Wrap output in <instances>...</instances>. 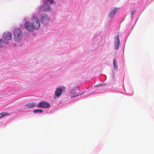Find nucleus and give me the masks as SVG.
I'll use <instances>...</instances> for the list:
<instances>
[{
  "label": "nucleus",
  "instance_id": "4",
  "mask_svg": "<svg viewBox=\"0 0 154 154\" xmlns=\"http://www.w3.org/2000/svg\"><path fill=\"white\" fill-rule=\"evenodd\" d=\"M24 26L25 29L29 31L32 32L35 29L32 23L29 22H26L25 23Z\"/></svg>",
  "mask_w": 154,
  "mask_h": 154
},
{
  "label": "nucleus",
  "instance_id": "9",
  "mask_svg": "<svg viewBox=\"0 0 154 154\" xmlns=\"http://www.w3.org/2000/svg\"><path fill=\"white\" fill-rule=\"evenodd\" d=\"M3 38L6 40H11L12 38V34L10 32H6L4 33Z\"/></svg>",
  "mask_w": 154,
  "mask_h": 154
},
{
  "label": "nucleus",
  "instance_id": "3",
  "mask_svg": "<svg viewBox=\"0 0 154 154\" xmlns=\"http://www.w3.org/2000/svg\"><path fill=\"white\" fill-rule=\"evenodd\" d=\"M50 106L49 103L44 100L39 102L36 105V107H37L44 109L48 108Z\"/></svg>",
  "mask_w": 154,
  "mask_h": 154
},
{
  "label": "nucleus",
  "instance_id": "10",
  "mask_svg": "<svg viewBox=\"0 0 154 154\" xmlns=\"http://www.w3.org/2000/svg\"><path fill=\"white\" fill-rule=\"evenodd\" d=\"M117 11V10L116 8H113L111 10L110 12H109L108 15V17L110 18H112L113 16L115 15Z\"/></svg>",
  "mask_w": 154,
  "mask_h": 154
},
{
  "label": "nucleus",
  "instance_id": "1",
  "mask_svg": "<svg viewBox=\"0 0 154 154\" xmlns=\"http://www.w3.org/2000/svg\"><path fill=\"white\" fill-rule=\"evenodd\" d=\"M14 38L16 41L20 39L22 37V31L19 28L15 29L14 32Z\"/></svg>",
  "mask_w": 154,
  "mask_h": 154
},
{
  "label": "nucleus",
  "instance_id": "16",
  "mask_svg": "<svg viewBox=\"0 0 154 154\" xmlns=\"http://www.w3.org/2000/svg\"><path fill=\"white\" fill-rule=\"evenodd\" d=\"M5 44V42H4L3 40L2 39H0V48L2 47V45Z\"/></svg>",
  "mask_w": 154,
  "mask_h": 154
},
{
  "label": "nucleus",
  "instance_id": "14",
  "mask_svg": "<svg viewBox=\"0 0 154 154\" xmlns=\"http://www.w3.org/2000/svg\"><path fill=\"white\" fill-rule=\"evenodd\" d=\"M9 115V114L6 112H3L0 113V118L2 117L7 115Z\"/></svg>",
  "mask_w": 154,
  "mask_h": 154
},
{
  "label": "nucleus",
  "instance_id": "18",
  "mask_svg": "<svg viewBox=\"0 0 154 154\" xmlns=\"http://www.w3.org/2000/svg\"><path fill=\"white\" fill-rule=\"evenodd\" d=\"M47 1L49 2L51 4H52L54 3V0H47Z\"/></svg>",
  "mask_w": 154,
  "mask_h": 154
},
{
  "label": "nucleus",
  "instance_id": "5",
  "mask_svg": "<svg viewBox=\"0 0 154 154\" xmlns=\"http://www.w3.org/2000/svg\"><path fill=\"white\" fill-rule=\"evenodd\" d=\"M114 43L115 48L116 50L118 49L119 47L120 44L119 39V35L118 34H116L115 36Z\"/></svg>",
  "mask_w": 154,
  "mask_h": 154
},
{
  "label": "nucleus",
  "instance_id": "8",
  "mask_svg": "<svg viewBox=\"0 0 154 154\" xmlns=\"http://www.w3.org/2000/svg\"><path fill=\"white\" fill-rule=\"evenodd\" d=\"M65 88L64 87H62L61 88H58L56 89L55 94V96L59 97L61 95L63 91H65Z\"/></svg>",
  "mask_w": 154,
  "mask_h": 154
},
{
  "label": "nucleus",
  "instance_id": "12",
  "mask_svg": "<svg viewBox=\"0 0 154 154\" xmlns=\"http://www.w3.org/2000/svg\"><path fill=\"white\" fill-rule=\"evenodd\" d=\"M113 64L114 69L115 70L117 69H118V67L116 64V59H114L113 60Z\"/></svg>",
  "mask_w": 154,
  "mask_h": 154
},
{
  "label": "nucleus",
  "instance_id": "19",
  "mask_svg": "<svg viewBox=\"0 0 154 154\" xmlns=\"http://www.w3.org/2000/svg\"><path fill=\"white\" fill-rule=\"evenodd\" d=\"M135 12V11H132L131 13V15H132V17L133 16V14H134V13Z\"/></svg>",
  "mask_w": 154,
  "mask_h": 154
},
{
  "label": "nucleus",
  "instance_id": "11",
  "mask_svg": "<svg viewBox=\"0 0 154 154\" xmlns=\"http://www.w3.org/2000/svg\"><path fill=\"white\" fill-rule=\"evenodd\" d=\"M36 104L34 102H31L27 103L26 106L28 108H32L36 106Z\"/></svg>",
  "mask_w": 154,
  "mask_h": 154
},
{
  "label": "nucleus",
  "instance_id": "13",
  "mask_svg": "<svg viewBox=\"0 0 154 154\" xmlns=\"http://www.w3.org/2000/svg\"><path fill=\"white\" fill-rule=\"evenodd\" d=\"M78 90V88L77 87L74 88L72 89L70 91V94H74L75 91Z\"/></svg>",
  "mask_w": 154,
  "mask_h": 154
},
{
  "label": "nucleus",
  "instance_id": "15",
  "mask_svg": "<svg viewBox=\"0 0 154 154\" xmlns=\"http://www.w3.org/2000/svg\"><path fill=\"white\" fill-rule=\"evenodd\" d=\"M33 112L35 113H36L38 112L41 113L42 112V110L41 109H35L34 110Z\"/></svg>",
  "mask_w": 154,
  "mask_h": 154
},
{
  "label": "nucleus",
  "instance_id": "6",
  "mask_svg": "<svg viewBox=\"0 0 154 154\" xmlns=\"http://www.w3.org/2000/svg\"><path fill=\"white\" fill-rule=\"evenodd\" d=\"M50 6L47 2H45L44 5L42 7L41 10L44 11H50L51 10Z\"/></svg>",
  "mask_w": 154,
  "mask_h": 154
},
{
  "label": "nucleus",
  "instance_id": "17",
  "mask_svg": "<svg viewBox=\"0 0 154 154\" xmlns=\"http://www.w3.org/2000/svg\"><path fill=\"white\" fill-rule=\"evenodd\" d=\"M85 93V92H82V93H80L79 94H77V95H75L73 96H72L71 97V98H73V97H77L80 95H82V94H83L84 93Z\"/></svg>",
  "mask_w": 154,
  "mask_h": 154
},
{
  "label": "nucleus",
  "instance_id": "7",
  "mask_svg": "<svg viewBox=\"0 0 154 154\" xmlns=\"http://www.w3.org/2000/svg\"><path fill=\"white\" fill-rule=\"evenodd\" d=\"M41 20L42 23L47 24L49 22V18L47 15L44 14L41 16Z\"/></svg>",
  "mask_w": 154,
  "mask_h": 154
},
{
  "label": "nucleus",
  "instance_id": "2",
  "mask_svg": "<svg viewBox=\"0 0 154 154\" xmlns=\"http://www.w3.org/2000/svg\"><path fill=\"white\" fill-rule=\"evenodd\" d=\"M32 24L35 29H38L40 26V23L38 18L34 16L32 18Z\"/></svg>",
  "mask_w": 154,
  "mask_h": 154
}]
</instances>
